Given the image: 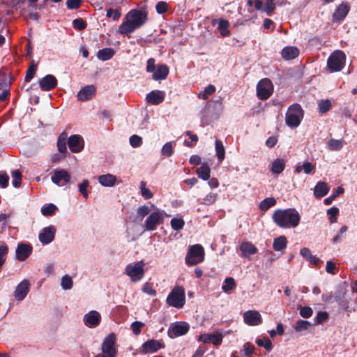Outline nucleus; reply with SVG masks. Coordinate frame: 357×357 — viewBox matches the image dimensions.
I'll return each instance as SVG.
<instances>
[{
	"instance_id": "a878e982",
	"label": "nucleus",
	"mask_w": 357,
	"mask_h": 357,
	"mask_svg": "<svg viewBox=\"0 0 357 357\" xmlns=\"http://www.w3.org/2000/svg\"><path fill=\"white\" fill-rule=\"evenodd\" d=\"M153 73L152 79L158 81L166 79L169 75V70L167 65L160 64Z\"/></svg>"
},
{
	"instance_id": "f704fd0d",
	"label": "nucleus",
	"mask_w": 357,
	"mask_h": 357,
	"mask_svg": "<svg viewBox=\"0 0 357 357\" xmlns=\"http://www.w3.org/2000/svg\"><path fill=\"white\" fill-rule=\"evenodd\" d=\"M287 245V239L284 236L275 238L273 241V248L275 251H282L285 249Z\"/></svg>"
},
{
	"instance_id": "864d4df0",
	"label": "nucleus",
	"mask_w": 357,
	"mask_h": 357,
	"mask_svg": "<svg viewBox=\"0 0 357 357\" xmlns=\"http://www.w3.org/2000/svg\"><path fill=\"white\" fill-rule=\"evenodd\" d=\"M310 326V323L307 321L305 320H298L294 326V330L296 332H301L303 331H306Z\"/></svg>"
},
{
	"instance_id": "e2e57ef3",
	"label": "nucleus",
	"mask_w": 357,
	"mask_h": 357,
	"mask_svg": "<svg viewBox=\"0 0 357 357\" xmlns=\"http://www.w3.org/2000/svg\"><path fill=\"white\" fill-rule=\"evenodd\" d=\"M299 314L303 318H310L313 314V310L309 306L301 307Z\"/></svg>"
},
{
	"instance_id": "f257e3e1",
	"label": "nucleus",
	"mask_w": 357,
	"mask_h": 357,
	"mask_svg": "<svg viewBox=\"0 0 357 357\" xmlns=\"http://www.w3.org/2000/svg\"><path fill=\"white\" fill-rule=\"evenodd\" d=\"M273 222L280 227H296L299 225L301 216L295 208L278 209L273 216Z\"/></svg>"
},
{
	"instance_id": "cd10ccee",
	"label": "nucleus",
	"mask_w": 357,
	"mask_h": 357,
	"mask_svg": "<svg viewBox=\"0 0 357 357\" xmlns=\"http://www.w3.org/2000/svg\"><path fill=\"white\" fill-rule=\"evenodd\" d=\"M299 50L296 47L287 46L281 51L282 57L285 60H291L296 58L299 54Z\"/></svg>"
},
{
	"instance_id": "c756f323",
	"label": "nucleus",
	"mask_w": 357,
	"mask_h": 357,
	"mask_svg": "<svg viewBox=\"0 0 357 357\" xmlns=\"http://www.w3.org/2000/svg\"><path fill=\"white\" fill-rule=\"evenodd\" d=\"M329 190L330 188L326 183L319 181L314 187V195L317 198H321L328 194Z\"/></svg>"
},
{
	"instance_id": "b1692460",
	"label": "nucleus",
	"mask_w": 357,
	"mask_h": 357,
	"mask_svg": "<svg viewBox=\"0 0 357 357\" xmlns=\"http://www.w3.org/2000/svg\"><path fill=\"white\" fill-rule=\"evenodd\" d=\"M223 339L222 333H204L202 334V342L213 344L215 346L221 344Z\"/></svg>"
},
{
	"instance_id": "774afa93",
	"label": "nucleus",
	"mask_w": 357,
	"mask_h": 357,
	"mask_svg": "<svg viewBox=\"0 0 357 357\" xmlns=\"http://www.w3.org/2000/svg\"><path fill=\"white\" fill-rule=\"evenodd\" d=\"M215 86L214 85L210 84L207 87H206L202 92V98L206 99L208 96L212 95L215 91Z\"/></svg>"
},
{
	"instance_id": "72a5a7b5",
	"label": "nucleus",
	"mask_w": 357,
	"mask_h": 357,
	"mask_svg": "<svg viewBox=\"0 0 357 357\" xmlns=\"http://www.w3.org/2000/svg\"><path fill=\"white\" fill-rule=\"evenodd\" d=\"M114 50L112 48H103L100 50L97 53V57L101 61H107L113 57L114 55Z\"/></svg>"
},
{
	"instance_id": "c9c22d12",
	"label": "nucleus",
	"mask_w": 357,
	"mask_h": 357,
	"mask_svg": "<svg viewBox=\"0 0 357 357\" xmlns=\"http://www.w3.org/2000/svg\"><path fill=\"white\" fill-rule=\"evenodd\" d=\"M68 135L67 133L63 131L62 132L57 139V148L59 151L61 153H66L67 152V148H66V140H67Z\"/></svg>"
},
{
	"instance_id": "7c9ffc66",
	"label": "nucleus",
	"mask_w": 357,
	"mask_h": 357,
	"mask_svg": "<svg viewBox=\"0 0 357 357\" xmlns=\"http://www.w3.org/2000/svg\"><path fill=\"white\" fill-rule=\"evenodd\" d=\"M137 29V27L129 20H126L119 27V32L122 35L128 36L135 30Z\"/></svg>"
},
{
	"instance_id": "a211bd4d",
	"label": "nucleus",
	"mask_w": 357,
	"mask_h": 357,
	"mask_svg": "<svg viewBox=\"0 0 357 357\" xmlns=\"http://www.w3.org/2000/svg\"><path fill=\"white\" fill-rule=\"evenodd\" d=\"M83 320L86 326L93 328L100 324L101 316L98 312L92 310L84 316Z\"/></svg>"
},
{
	"instance_id": "052dcab7",
	"label": "nucleus",
	"mask_w": 357,
	"mask_h": 357,
	"mask_svg": "<svg viewBox=\"0 0 357 357\" xmlns=\"http://www.w3.org/2000/svg\"><path fill=\"white\" fill-rule=\"evenodd\" d=\"M121 15V13L119 9L113 10L112 8H109L107 10L106 13L107 17H112L114 21L118 20Z\"/></svg>"
},
{
	"instance_id": "20e7f679",
	"label": "nucleus",
	"mask_w": 357,
	"mask_h": 357,
	"mask_svg": "<svg viewBox=\"0 0 357 357\" xmlns=\"http://www.w3.org/2000/svg\"><path fill=\"white\" fill-rule=\"evenodd\" d=\"M345 54L341 50L334 52L327 60V66L332 73L340 71L345 63Z\"/></svg>"
},
{
	"instance_id": "09e8293b",
	"label": "nucleus",
	"mask_w": 357,
	"mask_h": 357,
	"mask_svg": "<svg viewBox=\"0 0 357 357\" xmlns=\"http://www.w3.org/2000/svg\"><path fill=\"white\" fill-rule=\"evenodd\" d=\"M73 28L77 31H82L86 28L87 23L82 18H76L73 21Z\"/></svg>"
},
{
	"instance_id": "7ed1b4c3",
	"label": "nucleus",
	"mask_w": 357,
	"mask_h": 357,
	"mask_svg": "<svg viewBox=\"0 0 357 357\" xmlns=\"http://www.w3.org/2000/svg\"><path fill=\"white\" fill-rule=\"evenodd\" d=\"M166 302L171 307L178 309L182 308L185 303L184 289L180 286L174 287L167 296Z\"/></svg>"
},
{
	"instance_id": "393cba45",
	"label": "nucleus",
	"mask_w": 357,
	"mask_h": 357,
	"mask_svg": "<svg viewBox=\"0 0 357 357\" xmlns=\"http://www.w3.org/2000/svg\"><path fill=\"white\" fill-rule=\"evenodd\" d=\"M345 290L340 287L335 291L333 298L343 310H347L349 308V302L345 299Z\"/></svg>"
},
{
	"instance_id": "f8f14e48",
	"label": "nucleus",
	"mask_w": 357,
	"mask_h": 357,
	"mask_svg": "<svg viewBox=\"0 0 357 357\" xmlns=\"http://www.w3.org/2000/svg\"><path fill=\"white\" fill-rule=\"evenodd\" d=\"M56 227L53 225L44 227L38 235L39 241L47 245L54 241L56 234Z\"/></svg>"
},
{
	"instance_id": "a19ab883",
	"label": "nucleus",
	"mask_w": 357,
	"mask_h": 357,
	"mask_svg": "<svg viewBox=\"0 0 357 357\" xmlns=\"http://www.w3.org/2000/svg\"><path fill=\"white\" fill-rule=\"evenodd\" d=\"M235 280L231 277H228L225 279L224 284L222 287V289L225 292H228L236 288Z\"/></svg>"
},
{
	"instance_id": "ea45409f",
	"label": "nucleus",
	"mask_w": 357,
	"mask_h": 357,
	"mask_svg": "<svg viewBox=\"0 0 357 357\" xmlns=\"http://www.w3.org/2000/svg\"><path fill=\"white\" fill-rule=\"evenodd\" d=\"M275 204L276 200L274 197H268L261 202L259 207L261 211H266L271 207L275 206Z\"/></svg>"
},
{
	"instance_id": "6ab92c4d",
	"label": "nucleus",
	"mask_w": 357,
	"mask_h": 357,
	"mask_svg": "<svg viewBox=\"0 0 357 357\" xmlns=\"http://www.w3.org/2000/svg\"><path fill=\"white\" fill-rule=\"evenodd\" d=\"M30 282L28 280H22L17 287L14 293L17 301H22L29 291Z\"/></svg>"
},
{
	"instance_id": "ddd939ff",
	"label": "nucleus",
	"mask_w": 357,
	"mask_h": 357,
	"mask_svg": "<svg viewBox=\"0 0 357 357\" xmlns=\"http://www.w3.org/2000/svg\"><path fill=\"white\" fill-rule=\"evenodd\" d=\"M69 149L73 153H79L84 149V142L82 136L73 135L68 139Z\"/></svg>"
},
{
	"instance_id": "58836bf2",
	"label": "nucleus",
	"mask_w": 357,
	"mask_h": 357,
	"mask_svg": "<svg viewBox=\"0 0 357 357\" xmlns=\"http://www.w3.org/2000/svg\"><path fill=\"white\" fill-rule=\"evenodd\" d=\"M215 151L219 162H222L225 156V147L220 139L215 140Z\"/></svg>"
},
{
	"instance_id": "8fccbe9b",
	"label": "nucleus",
	"mask_w": 357,
	"mask_h": 357,
	"mask_svg": "<svg viewBox=\"0 0 357 357\" xmlns=\"http://www.w3.org/2000/svg\"><path fill=\"white\" fill-rule=\"evenodd\" d=\"M171 226L174 230L179 231L183 229L185 222L182 218H172L170 222Z\"/></svg>"
},
{
	"instance_id": "680f3d73",
	"label": "nucleus",
	"mask_w": 357,
	"mask_h": 357,
	"mask_svg": "<svg viewBox=\"0 0 357 357\" xmlns=\"http://www.w3.org/2000/svg\"><path fill=\"white\" fill-rule=\"evenodd\" d=\"M130 144L134 148L139 147L142 144V138L137 135H133L130 137Z\"/></svg>"
},
{
	"instance_id": "e433bc0d",
	"label": "nucleus",
	"mask_w": 357,
	"mask_h": 357,
	"mask_svg": "<svg viewBox=\"0 0 357 357\" xmlns=\"http://www.w3.org/2000/svg\"><path fill=\"white\" fill-rule=\"evenodd\" d=\"M229 22L228 20L225 19H220L218 22V29L222 37L229 36L230 35V31L229 30Z\"/></svg>"
},
{
	"instance_id": "9d476101",
	"label": "nucleus",
	"mask_w": 357,
	"mask_h": 357,
	"mask_svg": "<svg viewBox=\"0 0 357 357\" xmlns=\"http://www.w3.org/2000/svg\"><path fill=\"white\" fill-rule=\"evenodd\" d=\"M201 261V244L190 245L185 257V263L194 266Z\"/></svg>"
},
{
	"instance_id": "4c0bfd02",
	"label": "nucleus",
	"mask_w": 357,
	"mask_h": 357,
	"mask_svg": "<svg viewBox=\"0 0 357 357\" xmlns=\"http://www.w3.org/2000/svg\"><path fill=\"white\" fill-rule=\"evenodd\" d=\"M304 171L305 174L314 173L315 167L310 162H305L302 165H298L296 167L295 172L296 173H301Z\"/></svg>"
},
{
	"instance_id": "0eeeda50",
	"label": "nucleus",
	"mask_w": 357,
	"mask_h": 357,
	"mask_svg": "<svg viewBox=\"0 0 357 357\" xmlns=\"http://www.w3.org/2000/svg\"><path fill=\"white\" fill-rule=\"evenodd\" d=\"M273 92V85L269 79H263L257 85V95L261 100H267Z\"/></svg>"
},
{
	"instance_id": "37998d69",
	"label": "nucleus",
	"mask_w": 357,
	"mask_h": 357,
	"mask_svg": "<svg viewBox=\"0 0 357 357\" xmlns=\"http://www.w3.org/2000/svg\"><path fill=\"white\" fill-rule=\"evenodd\" d=\"M57 207L56 205L54 204H49L42 207L41 213L44 216H52L55 213Z\"/></svg>"
},
{
	"instance_id": "5fc2aeb1",
	"label": "nucleus",
	"mask_w": 357,
	"mask_h": 357,
	"mask_svg": "<svg viewBox=\"0 0 357 357\" xmlns=\"http://www.w3.org/2000/svg\"><path fill=\"white\" fill-rule=\"evenodd\" d=\"M146 182L144 181H142L140 182V190H141V194L142 197L146 199H151L153 197V193L151 192V190L146 188Z\"/></svg>"
},
{
	"instance_id": "6e6d98bb",
	"label": "nucleus",
	"mask_w": 357,
	"mask_h": 357,
	"mask_svg": "<svg viewBox=\"0 0 357 357\" xmlns=\"http://www.w3.org/2000/svg\"><path fill=\"white\" fill-rule=\"evenodd\" d=\"M327 214L330 215V222H335L337 221L336 217L339 214V208L335 206H333L327 210Z\"/></svg>"
},
{
	"instance_id": "a18cd8bd",
	"label": "nucleus",
	"mask_w": 357,
	"mask_h": 357,
	"mask_svg": "<svg viewBox=\"0 0 357 357\" xmlns=\"http://www.w3.org/2000/svg\"><path fill=\"white\" fill-rule=\"evenodd\" d=\"M11 86V81L5 73L0 72V90L8 89Z\"/></svg>"
},
{
	"instance_id": "de8ad7c7",
	"label": "nucleus",
	"mask_w": 357,
	"mask_h": 357,
	"mask_svg": "<svg viewBox=\"0 0 357 357\" xmlns=\"http://www.w3.org/2000/svg\"><path fill=\"white\" fill-rule=\"evenodd\" d=\"M256 343L259 347H264L267 351H271L273 349L272 342L268 337L257 339Z\"/></svg>"
},
{
	"instance_id": "603ef678",
	"label": "nucleus",
	"mask_w": 357,
	"mask_h": 357,
	"mask_svg": "<svg viewBox=\"0 0 357 357\" xmlns=\"http://www.w3.org/2000/svg\"><path fill=\"white\" fill-rule=\"evenodd\" d=\"M73 280L72 278L68 275H66L62 277L61 281V285L62 288L65 290L70 289L73 287Z\"/></svg>"
},
{
	"instance_id": "79ce46f5",
	"label": "nucleus",
	"mask_w": 357,
	"mask_h": 357,
	"mask_svg": "<svg viewBox=\"0 0 357 357\" xmlns=\"http://www.w3.org/2000/svg\"><path fill=\"white\" fill-rule=\"evenodd\" d=\"M343 147L342 139H331L328 142V149L330 151H340Z\"/></svg>"
},
{
	"instance_id": "f3484780",
	"label": "nucleus",
	"mask_w": 357,
	"mask_h": 357,
	"mask_svg": "<svg viewBox=\"0 0 357 357\" xmlns=\"http://www.w3.org/2000/svg\"><path fill=\"white\" fill-rule=\"evenodd\" d=\"M243 319L245 324L249 326H258L262 323V318L260 313L257 310H248L243 314Z\"/></svg>"
},
{
	"instance_id": "9b49d317",
	"label": "nucleus",
	"mask_w": 357,
	"mask_h": 357,
	"mask_svg": "<svg viewBox=\"0 0 357 357\" xmlns=\"http://www.w3.org/2000/svg\"><path fill=\"white\" fill-rule=\"evenodd\" d=\"M189 331V325L186 323H175L168 329L167 334L171 338L183 335Z\"/></svg>"
},
{
	"instance_id": "473e14b6",
	"label": "nucleus",
	"mask_w": 357,
	"mask_h": 357,
	"mask_svg": "<svg viewBox=\"0 0 357 357\" xmlns=\"http://www.w3.org/2000/svg\"><path fill=\"white\" fill-rule=\"evenodd\" d=\"M284 160L282 158H277L272 162L271 170L273 174H279L284 171Z\"/></svg>"
},
{
	"instance_id": "13d9d810",
	"label": "nucleus",
	"mask_w": 357,
	"mask_h": 357,
	"mask_svg": "<svg viewBox=\"0 0 357 357\" xmlns=\"http://www.w3.org/2000/svg\"><path fill=\"white\" fill-rule=\"evenodd\" d=\"M275 0H266L265 3L264 11L268 16H271L275 8V3H274Z\"/></svg>"
},
{
	"instance_id": "aec40b11",
	"label": "nucleus",
	"mask_w": 357,
	"mask_h": 357,
	"mask_svg": "<svg viewBox=\"0 0 357 357\" xmlns=\"http://www.w3.org/2000/svg\"><path fill=\"white\" fill-rule=\"evenodd\" d=\"M165 345L163 342L156 340H149L142 344L144 353H154L160 349L165 348Z\"/></svg>"
},
{
	"instance_id": "2f4dec72",
	"label": "nucleus",
	"mask_w": 357,
	"mask_h": 357,
	"mask_svg": "<svg viewBox=\"0 0 357 357\" xmlns=\"http://www.w3.org/2000/svg\"><path fill=\"white\" fill-rule=\"evenodd\" d=\"M116 181V176L112 174H110L101 175L98 177L99 183L102 185L106 186V187H112V186L114 185Z\"/></svg>"
},
{
	"instance_id": "f03ea898",
	"label": "nucleus",
	"mask_w": 357,
	"mask_h": 357,
	"mask_svg": "<svg viewBox=\"0 0 357 357\" xmlns=\"http://www.w3.org/2000/svg\"><path fill=\"white\" fill-rule=\"evenodd\" d=\"M304 117V110L298 103L288 107L285 115V123L290 128L298 127Z\"/></svg>"
},
{
	"instance_id": "69168bd1",
	"label": "nucleus",
	"mask_w": 357,
	"mask_h": 357,
	"mask_svg": "<svg viewBox=\"0 0 357 357\" xmlns=\"http://www.w3.org/2000/svg\"><path fill=\"white\" fill-rule=\"evenodd\" d=\"M144 324L141 321H134L132 324H131V328H132V333L134 335H139L141 333V328L142 327L144 326Z\"/></svg>"
},
{
	"instance_id": "6e6552de",
	"label": "nucleus",
	"mask_w": 357,
	"mask_h": 357,
	"mask_svg": "<svg viewBox=\"0 0 357 357\" xmlns=\"http://www.w3.org/2000/svg\"><path fill=\"white\" fill-rule=\"evenodd\" d=\"M126 20H129L137 29H139L147 22V13L137 9H132L127 13Z\"/></svg>"
},
{
	"instance_id": "0e129e2a",
	"label": "nucleus",
	"mask_w": 357,
	"mask_h": 357,
	"mask_svg": "<svg viewBox=\"0 0 357 357\" xmlns=\"http://www.w3.org/2000/svg\"><path fill=\"white\" fill-rule=\"evenodd\" d=\"M9 176L6 172H0V186L6 188L8 185Z\"/></svg>"
},
{
	"instance_id": "423d86ee",
	"label": "nucleus",
	"mask_w": 357,
	"mask_h": 357,
	"mask_svg": "<svg viewBox=\"0 0 357 357\" xmlns=\"http://www.w3.org/2000/svg\"><path fill=\"white\" fill-rule=\"evenodd\" d=\"M116 342V339L114 333H112L107 335L102 344V354L105 357H116L117 354V350L115 347Z\"/></svg>"
},
{
	"instance_id": "2eb2a0df",
	"label": "nucleus",
	"mask_w": 357,
	"mask_h": 357,
	"mask_svg": "<svg viewBox=\"0 0 357 357\" xmlns=\"http://www.w3.org/2000/svg\"><path fill=\"white\" fill-rule=\"evenodd\" d=\"M56 78L51 74H48L38 80L40 88L43 91H49L57 86Z\"/></svg>"
},
{
	"instance_id": "c85d7f7f",
	"label": "nucleus",
	"mask_w": 357,
	"mask_h": 357,
	"mask_svg": "<svg viewBox=\"0 0 357 357\" xmlns=\"http://www.w3.org/2000/svg\"><path fill=\"white\" fill-rule=\"evenodd\" d=\"M349 11V7L345 4L342 3L335 10L333 17V20L342 21L347 15Z\"/></svg>"
},
{
	"instance_id": "412c9836",
	"label": "nucleus",
	"mask_w": 357,
	"mask_h": 357,
	"mask_svg": "<svg viewBox=\"0 0 357 357\" xmlns=\"http://www.w3.org/2000/svg\"><path fill=\"white\" fill-rule=\"evenodd\" d=\"M96 89L93 85H87L77 93V99L83 102L91 100L96 94Z\"/></svg>"
},
{
	"instance_id": "dca6fc26",
	"label": "nucleus",
	"mask_w": 357,
	"mask_h": 357,
	"mask_svg": "<svg viewBox=\"0 0 357 357\" xmlns=\"http://www.w3.org/2000/svg\"><path fill=\"white\" fill-rule=\"evenodd\" d=\"M52 181L58 185L63 186L70 181V175L65 169L55 170L52 176Z\"/></svg>"
},
{
	"instance_id": "3c124183",
	"label": "nucleus",
	"mask_w": 357,
	"mask_h": 357,
	"mask_svg": "<svg viewBox=\"0 0 357 357\" xmlns=\"http://www.w3.org/2000/svg\"><path fill=\"white\" fill-rule=\"evenodd\" d=\"M161 153H162V155H164L165 157L171 156L174 153L173 142H169L165 143L162 148Z\"/></svg>"
},
{
	"instance_id": "1a4fd4ad",
	"label": "nucleus",
	"mask_w": 357,
	"mask_h": 357,
	"mask_svg": "<svg viewBox=\"0 0 357 357\" xmlns=\"http://www.w3.org/2000/svg\"><path fill=\"white\" fill-rule=\"evenodd\" d=\"M163 222L162 213L157 211L151 213L146 218L144 227V231H154Z\"/></svg>"
},
{
	"instance_id": "4468645a",
	"label": "nucleus",
	"mask_w": 357,
	"mask_h": 357,
	"mask_svg": "<svg viewBox=\"0 0 357 357\" xmlns=\"http://www.w3.org/2000/svg\"><path fill=\"white\" fill-rule=\"evenodd\" d=\"M32 250L33 247L29 243H19L15 250L16 259L20 261L26 260L31 255Z\"/></svg>"
},
{
	"instance_id": "c03bdc74",
	"label": "nucleus",
	"mask_w": 357,
	"mask_h": 357,
	"mask_svg": "<svg viewBox=\"0 0 357 357\" xmlns=\"http://www.w3.org/2000/svg\"><path fill=\"white\" fill-rule=\"evenodd\" d=\"M331 102L328 99L321 100L318 102L319 111L321 114H324L329 111L331 108Z\"/></svg>"
},
{
	"instance_id": "4d7b16f0",
	"label": "nucleus",
	"mask_w": 357,
	"mask_h": 357,
	"mask_svg": "<svg viewBox=\"0 0 357 357\" xmlns=\"http://www.w3.org/2000/svg\"><path fill=\"white\" fill-rule=\"evenodd\" d=\"M89 185L88 180L85 179L78 185L79 192L86 199L88 197L87 188Z\"/></svg>"
},
{
	"instance_id": "4be33fe9",
	"label": "nucleus",
	"mask_w": 357,
	"mask_h": 357,
	"mask_svg": "<svg viewBox=\"0 0 357 357\" xmlns=\"http://www.w3.org/2000/svg\"><path fill=\"white\" fill-rule=\"evenodd\" d=\"M146 99L151 105H159L165 100V92L158 90L152 91L146 95Z\"/></svg>"
},
{
	"instance_id": "bf43d9fd",
	"label": "nucleus",
	"mask_w": 357,
	"mask_h": 357,
	"mask_svg": "<svg viewBox=\"0 0 357 357\" xmlns=\"http://www.w3.org/2000/svg\"><path fill=\"white\" fill-rule=\"evenodd\" d=\"M328 318V314L327 312H319L315 318H314V321H315V324H322L323 322H324L325 321H326Z\"/></svg>"
},
{
	"instance_id": "338daca9",
	"label": "nucleus",
	"mask_w": 357,
	"mask_h": 357,
	"mask_svg": "<svg viewBox=\"0 0 357 357\" xmlns=\"http://www.w3.org/2000/svg\"><path fill=\"white\" fill-rule=\"evenodd\" d=\"M82 0H67L66 6L70 10L77 9L82 5Z\"/></svg>"
},
{
	"instance_id": "39448f33",
	"label": "nucleus",
	"mask_w": 357,
	"mask_h": 357,
	"mask_svg": "<svg viewBox=\"0 0 357 357\" xmlns=\"http://www.w3.org/2000/svg\"><path fill=\"white\" fill-rule=\"evenodd\" d=\"M144 264L142 261L135 263L129 264L126 266L125 273L130 278L133 282L140 281L144 276Z\"/></svg>"
},
{
	"instance_id": "5701e85b",
	"label": "nucleus",
	"mask_w": 357,
	"mask_h": 357,
	"mask_svg": "<svg viewBox=\"0 0 357 357\" xmlns=\"http://www.w3.org/2000/svg\"><path fill=\"white\" fill-rule=\"evenodd\" d=\"M211 169L208 165L202 162V180L208 181V184L211 188H216L219 186V181L216 178L210 179Z\"/></svg>"
},
{
	"instance_id": "49530a36",
	"label": "nucleus",
	"mask_w": 357,
	"mask_h": 357,
	"mask_svg": "<svg viewBox=\"0 0 357 357\" xmlns=\"http://www.w3.org/2000/svg\"><path fill=\"white\" fill-rule=\"evenodd\" d=\"M12 184L15 188H19L22 184V173L20 170H15L12 172Z\"/></svg>"
},
{
	"instance_id": "bb28decb",
	"label": "nucleus",
	"mask_w": 357,
	"mask_h": 357,
	"mask_svg": "<svg viewBox=\"0 0 357 357\" xmlns=\"http://www.w3.org/2000/svg\"><path fill=\"white\" fill-rule=\"evenodd\" d=\"M240 250L242 252V257L248 258L258 251L257 248L250 242H243L240 245Z\"/></svg>"
}]
</instances>
